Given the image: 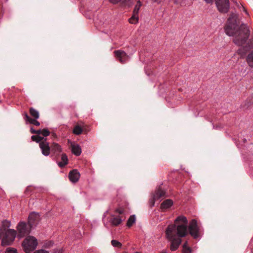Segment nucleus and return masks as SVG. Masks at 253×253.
Listing matches in <instances>:
<instances>
[{
    "label": "nucleus",
    "instance_id": "f257e3e1",
    "mask_svg": "<svg viewBox=\"0 0 253 253\" xmlns=\"http://www.w3.org/2000/svg\"><path fill=\"white\" fill-rule=\"evenodd\" d=\"M188 220L186 217L181 215L174 220V224L169 225L166 231L167 238L170 242V249L171 251L176 250L180 245L181 238L189 233L194 239L199 236V227L196 219H192L188 226Z\"/></svg>",
    "mask_w": 253,
    "mask_h": 253
},
{
    "label": "nucleus",
    "instance_id": "f03ea898",
    "mask_svg": "<svg viewBox=\"0 0 253 253\" xmlns=\"http://www.w3.org/2000/svg\"><path fill=\"white\" fill-rule=\"evenodd\" d=\"M239 19L236 14L232 13L228 19V23L225 27L226 34L234 36V43L239 46L245 44L249 38L250 31L245 24L239 26Z\"/></svg>",
    "mask_w": 253,
    "mask_h": 253
},
{
    "label": "nucleus",
    "instance_id": "7ed1b4c3",
    "mask_svg": "<svg viewBox=\"0 0 253 253\" xmlns=\"http://www.w3.org/2000/svg\"><path fill=\"white\" fill-rule=\"evenodd\" d=\"M17 237L20 239L27 236L22 243L25 253L32 252V236L29 235L32 229V212H29L28 222L20 221L16 226Z\"/></svg>",
    "mask_w": 253,
    "mask_h": 253
},
{
    "label": "nucleus",
    "instance_id": "20e7f679",
    "mask_svg": "<svg viewBox=\"0 0 253 253\" xmlns=\"http://www.w3.org/2000/svg\"><path fill=\"white\" fill-rule=\"evenodd\" d=\"M17 236V232L14 229H10L3 233L1 235V246L6 247L11 245L14 242L16 237Z\"/></svg>",
    "mask_w": 253,
    "mask_h": 253
},
{
    "label": "nucleus",
    "instance_id": "39448f33",
    "mask_svg": "<svg viewBox=\"0 0 253 253\" xmlns=\"http://www.w3.org/2000/svg\"><path fill=\"white\" fill-rule=\"evenodd\" d=\"M36 141L39 143V146L42 150V154L45 156H48L50 152V146L49 143L47 142L46 139L41 136H33V141Z\"/></svg>",
    "mask_w": 253,
    "mask_h": 253
},
{
    "label": "nucleus",
    "instance_id": "423d86ee",
    "mask_svg": "<svg viewBox=\"0 0 253 253\" xmlns=\"http://www.w3.org/2000/svg\"><path fill=\"white\" fill-rule=\"evenodd\" d=\"M217 9L221 13H227L230 8L229 0H215Z\"/></svg>",
    "mask_w": 253,
    "mask_h": 253
},
{
    "label": "nucleus",
    "instance_id": "0eeeda50",
    "mask_svg": "<svg viewBox=\"0 0 253 253\" xmlns=\"http://www.w3.org/2000/svg\"><path fill=\"white\" fill-rule=\"evenodd\" d=\"M116 212L119 213V215L118 216L113 215L110 219V221L113 225L118 226L125 218L123 219V216L122 215L124 212L123 210L117 209Z\"/></svg>",
    "mask_w": 253,
    "mask_h": 253
},
{
    "label": "nucleus",
    "instance_id": "6e6552de",
    "mask_svg": "<svg viewBox=\"0 0 253 253\" xmlns=\"http://www.w3.org/2000/svg\"><path fill=\"white\" fill-rule=\"evenodd\" d=\"M114 53L116 59L121 63H125L128 59V56L124 51L117 50L114 51Z\"/></svg>",
    "mask_w": 253,
    "mask_h": 253
},
{
    "label": "nucleus",
    "instance_id": "1a4fd4ad",
    "mask_svg": "<svg viewBox=\"0 0 253 253\" xmlns=\"http://www.w3.org/2000/svg\"><path fill=\"white\" fill-rule=\"evenodd\" d=\"M165 196V192L161 188H159L156 191L153 196V199L151 200V206H153L155 204V201L159 200L161 198H163Z\"/></svg>",
    "mask_w": 253,
    "mask_h": 253
},
{
    "label": "nucleus",
    "instance_id": "9d476101",
    "mask_svg": "<svg viewBox=\"0 0 253 253\" xmlns=\"http://www.w3.org/2000/svg\"><path fill=\"white\" fill-rule=\"evenodd\" d=\"M11 222L10 221L6 219L3 220L0 226V235H2L3 233L7 232L8 230H10V229L9 228Z\"/></svg>",
    "mask_w": 253,
    "mask_h": 253
},
{
    "label": "nucleus",
    "instance_id": "9b49d317",
    "mask_svg": "<svg viewBox=\"0 0 253 253\" xmlns=\"http://www.w3.org/2000/svg\"><path fill=\"white\" fill-rule=\"evenodd\" d=\"M80 174L77 169H73L69 174L70 180L73 182H76L78 181Z\"/></svg>",
    "mask_w": 253,
    "mask_h": 253
},
{
    "label": "nucleus",
    "instance_id": "f8f14e48",
    "mask_svg": "<svg viewBox=\"0 0 253 253\" xmlns=\"http://www.w3.org/2000/svg\"><path fill=\"white\" fill-rule=\"evenodd\" d=\"M253 46V41H251L250 43H248V46H243L242 47H241L238 50V53L241 54V56H244L246 54L247 51L249 50H250L252 47Z\"/></svg>",
    "mask_w": 253,
    "mask_h": 253
},
{
    "label": "nucleus",
    "instance_id": "ddd939ff",
    "mask_svg": "<svg viewBox=\"0 0 253 253\" xmlns=\"http://www.w3.org/2000/svg\"><path fill=\"white\" fill-rule=\"evenodd\" d=\"M50 148L51 151L56 155H59L62 151L60 146L58 144L55 143H53L51 144Z\"/></svg>",
    "mask_w": 253,
    "mask_h": 253
},
{
    "label": "nucleus",
    "instance_id": "4468645a",
    "mask_svg": "<svg viewBox=\"0 0 253 253\" xmlns=\"http://www.w3.org/2000/svg\"><path fill=\"white\" fill-rule=\"evenodd\" d=\"M173 204V202L170 199L165 200L161 205V209L164 211L170 208Z\"/></svg>",
    "mask_w": 253,
    "mask_h": 253
},
{
    "label": "nucleus",
    "instance_id": "2eb2a0df",
    "mask_svg": "<svg viewBox=\"0 0 253 253\" xmlns=\"http://www.w3.org/2000/svg\"><path fill=\"white\" fill-rule=\"evenodd\" d=\"M72 152L76 156H79L81 154V148L78 144H73L71 145Z\"/></svg>",
    "mask_w": 253,
    "mask_h": 253
},
{
    "label": "nucleus",
    "instance_id": "dca6fc26",
    "mask_svg": "<svg viewBox=\"0 0 253 253\" xmlns=\"http://www.w3.org/2000/svg\"><path fill=\"white\" fill-rule=\"evenodd\" d=\"M68 162L67 156L65 154H62L61 155V162H59L58 165L60 168H63L68 164Z\"/></svg>",
    "mask_w": 253,
    "mask_h": 253
},
{
    "label": "nucleus",
    "instance_id": "f3484780",
    "mask_svg": "<svg viewBox=\"0 0 253 253\" xmlns=\"http://www.w3.org/2000/svg\"><path fill=\"white\" fill-rule=\"evenodd\" d=\"M33 133L37 134V136H40V134L42 135V137L47 136L49 135L50 132L46 129H43V130H35L33 129Z\"/></svg>",
    "mask_w": 253,
    "mask_h": 253
},
{
    "label": "nucleus",
    "instance_id": "a211bd4d",
    "mask_svg": "<svg viewBox=\"0 0 253 253\" xmlns=\"http://www.w3.org/2000/svg\"><path fill=\"white\" fill-rule=\"evenodd\" d=\"M109 1L113 4H117L119 2H121V3L123 5H129L131 4L132 0H109Z\"/></svg>",
    "mask_w": 253,
    "mask_h": 253
},
{
    "label": "nucleus",
    "instance_id": "6ab92c4d",
    "mask_svg": "<svg viewBox=\"0 0 253 253\" xmlns=\"http://www.w3.org/2000/svg\"><path fill=\"white\" fill-rule=\"evenodd\" d=\"M253 103V98H248L244 102H243L241 106L244 108L247 109Z\"/></svg>",
    "mask_w": 253,
    "mask_h": 253
},
{
    "label": "nucleus",
    "instance_id": "aec40b11",
    "mask_svg": "<svg viewBox=\"0 0 253 253\" xmlns=\"http://www.w3.org/2000/svg\"><path fill=\"white\" fill-rule=\"evenodd\" d=\"M33 227L36 226L40 220V215L38 213L33 212Z\"/></svg>",
    "mask_w": 253,
    "mask_h": 253
},
{
    "label": "nucleus",
    "instance_id": "412c9836",
    "mask_svg": "<svg viewBox=\"0 0 253 253\" xmlns=\"http://www.w3.org/2000/svg\"><path fill=\"white\" fill-rule=\"evenodd\" d=\"M247 61L249 66L253 67V50L248 55Z\"/></svg>",
    "mask_w": 253,
    "mask_h": 253
},
{
    "label": "nucleus",
    "instance_id": "4be33fe9",
    "mask_svg": "<svg viewBox=\"0 0 253 253\" xmlns=\"http://www.w3.org/2000/svg\"><path fill=\"white\" fill-rule=\"evenodd\" d=\"M73 132L75 134L80 135L83 132V129L81 126L77 125L74 127Z\"/></svg>",
    "mask_w": 253,
    "mask_h": 253
},
{
    "label": "nucleus",
    "instance_id": "5701e85b",
    "mask_svg": "<svg viewBox=\"0 0 253 253\" xmlns=\"http://www.w3.org/2000/svg\"><path fill=\"white\" fill-rule=\"evenodd\" d=\"M183 253H191V249L188 246V242L186 241L183 245Z\"/></svg>",
    "mask_w": 253,
    "mask_h": 253
},
{
    "label": "nucleus",
    "instance_id": "b1692460",
    "mask_svg": "<svg viewBox=\"0 0 253 253\" xmlns=\"http://www.w3.org/2000/svg\"><path fill=\"white\" fill-rule=\"evenodd\" d=\"M22 114L24 116V119L25 120L26 123L32 125V117L28 116V113L26 112H24Z\"/></svg>",
    "mask_w": 253,
    "mask_h": 253
},
{
    "label": "nucleus",
    "instance_id": "393cba45",
    "mask_svg": "<svg viewBox=\"0 0 253 253\" xmlns=\"http://www.w3.org/2000/svg\"><path fill=\"white\" fill-rule=\"evenodd\" d=\"M138 21V16L133 13L132 16L129 19V22L131 24H135Z\"/></svg>",
    "mask_w": 253,
    "mask_h": 253
},
{
    "label": "nucleus",
    "instance_id": "a878e982",
    "mask_svg": "<svg viewBox=\"0 0 253 253\" xmlns=\"http://www.w3.org/2000/svg\"><path fill=\"white\" fill-rule=\"evenodd\" d=\"M135 221V217L134 215H131L127 221V226L131 227Z\"/></svg>",
    "mask_w": 253,
    "mask_h": 253
},
{
    "label": "nucleus",
    "instance_id": "bb28decb",
    "mask_svg": "<svg viewBox=\"0 0 253 253\" xmlns=\"http://www.w3.org/2000/svg\"><path fill=\"white\" fill-rule=\"evenodd\" d=\"M142 6V3L140 0L137 1L136 4L135 6L133 13L135 14L138 15L139 10L140 7Z\"/></svg>",
    "mask_w": 253,
    "mask_h": 253
},
{
    "label": "nucleus",
    "instance_id": "cd10ccee",
    "mask_svg": "<svg viewBox=\"0 0 253 253\" xmlns=\"http://www.w3.org/2000/svg\"><path fill=\"white\" fill-rule=\"evenodd\" d=\"M111 245L114 247H117L119 248H121L122 246L120 242L115 240L111 241Z\"/></svg>",
    "mask_w": 253,
    "mask_h": 253
},
{
    "label": "nucleus",
    "instance_id": "c85d7f7f",
    "mask_svg": "<svg viewBox=\"0 0 253 253\" xmlns=\"http://www.w3.org/2000/svg\"><path fill=\"white\" fill-rule=\"evenodd\" d=\"M5 253H17V251L16 249L9 247L6 249Z\"/></svg>",
    "mask_w": 253,
    "mask_h": 253
},
{
    "label": "nucleus",
    "instance_id": "c756f323",
    "mask_svg": "<svg viewBox=\"0 0 253 253\" xmlns=\"http://www.w3.org/2000/svg\"><path fill=\"white\" fill-rule=\"evenodd\" d=\"M39 118V112L33 109V118L35 119H38Z\"/></svg>",
    "mask_w": 253,
    "mask_h": 253
},
{
    "label": "nucleus",
    "instance_id": "7c9ffc66",
    "mask_svg": "<svg viewBox=\"0 0 253 253\" xmlns=\"http://www.w3.org/2000/svg\"><path fill=\"white\" fill-rule=\"evenodd\" d=\"M32 244H33V251L36 249L37 245H38V241L36 238L33 236L32 238Z\"/></svg>",
    "mask_w": 253,
    "mask_h": 253
},
{
    "label": "nucleus",
    "instance_id": "2f4dec72",
    "mask_svg": "<svg viewBox=\"0 0 253 253\" xmlns=\"http://www.w3.org/2000/svg\"><path fill=\"white\" fill-rule=\"evenodd\" d=\"M31 189H32V188H31V186H28V187H27L26 189L25 190V192H24L25 194L26 195H28V193L29 192V193H29V194H30V195H31V194H30V193H31V191H32Z\"/></svg>",
    "mask_w": 253,
    "mask_h": 253
},
{
    "label": "nucleus",
    "instance_id": "473e14b6",
    "mask_svg": "<svg viewBox=\"0 0 253 253\" xmlns=\"http://www.w3.org/2000/svg\"><path fill=\"white\" fill-rule=\"evenodd\" d=\"M40 123L37 121L36 119L33 118V125H35V126H40Z\"/></svg>",
    "mask_w": 253,
    "mask_h": 253
},
{
    "label": "nucleus",
    "instance_id": "72a5a7b5",
    "mask_svg": "<svg viewBox=\"0 0 253 253\" xmlns=\"http://www.w3.org/2000/svg\"><path fill=\"white\" fill-rule=\"evenodd\" d=\"M34 253H48V252L45 251L44 250H41V251H38L37 252H36Z\"/></svg>",
    "mask_w": 253,
    "mask_h": 253
},
{
    "label": "nucleus",
    "instance_id": "f704fd0d",
    "mask_svg": "<svg viewBox=\"0 0 253 253\" xmlns=\"http://www.w3.org/2000/svg\"><path fill=\"white\" fill-rule=\"evenodd\" d=\"M52 242L50 241V242H47L46 244V246H47L48 247L50 246H51L52 245Z\"/></svg>",
    "mask_w": 253,
    "mask_h": 253
},
{
    "label": "nucleus",
    "instance_id": "c9c22d12",
    "mask_svg": "<svg viewBox=\"0 0 253 253\" xmlns=\"http://www.w3.org/2000/svg\"><path fill=\"white\" fill-rule=\"evenodd\" d=\"M206 2L209 3H212L213 0H205Z\"/></svg>",
    "mask_w": 253,
    "mask_h": 253
},
{
    "label": "nucleus",
    "instance_id": "e433bc0d",
    "mask_svg": "<svg viewBox=\"0 0 253 253\" xmlns=\"http://www.w3.org/2000/svg\"><path fill=\"white\" fill-rule=\"evenodd\" d=\"M29 114H30V116H32V107H30L29 108Z\"/></svg>",
    "mask_w": 253,
    "mask_h": 253
},
{
    "label": "nucleus",
    "instance_id": "4c0bfd02",
    "mask_svg": "<svg viewBox=\"0 0 253 253\" xmlns=\"http://www.w3.org/2000/svg\"><path fill=\"white\" fill-rule=\"evenodd\" d=\"M241 7L243 8L244 11H245L246 13V14H248V12L247 11V10L245 9V8L243 5H242Z\"/></svg>",
    "mask_w": 253,
    "mask_h": 253
},
{
    "label": "nucleus",
    "instance_id": "58836bf2",
    "mask_svg": "<svg viewBox=\"0 0 253 253\" xmlns=\"http://www.w3.org/2000/svg\"><path fill=\"white\" fill-rule=\"evenodd\" d=\"M52 136H53V137H57V136H56V134H55V133H53V134H52Z\"/></svg>",
    "mask_w": 253,
    "mask_h": 253
},
{
    "label": "nucleus",
    "instance_id": "ea45409f",
    "mask_svg": "<svg viewBox=\"0 0 253 253\" xmlns=\"http://www.w3.org/2000/svg\"><path fill=\"white\" fill-rule=\"evenodd\" d=\"M30 131L32 133V125L30 126Z\"/></svg>",
    "mask_w": 253,
    "mask_h": 253
},
{
    "label": "nucleus",
    "instance_id": "a19ab883",
    "mask_svg": "<svg viewBox=\"0 0 253 253\" xmlns=\"http://www.w3.org/2000/svg\"><path fill=\"white\" fill-rule=\"evenodd\" d=\"M161 253H167L166 251H163Z\"/></svg>",
    "mask_w": 253,
    "mask_h": 253
}]
</instances>
